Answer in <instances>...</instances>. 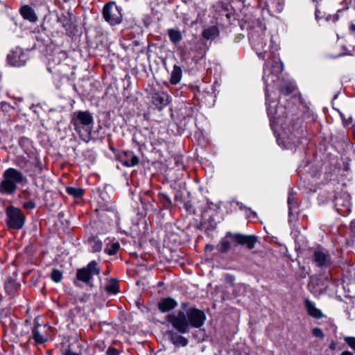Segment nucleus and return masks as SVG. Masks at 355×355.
Segmentation results:
<instances>
[{"label":"nucleus","instance_id":"nucleus-1","mask_svg":"<svg viewBox=\"0 0 355 355\" xmlns=\"http://www.w3.org/2000/svg\"><path fill=\"white\" fill-rule=\"evenodd\" d=\"M283 70V64L274 61L271 64L266 63L263 68V79L266 84V101L267 105L268 115L270 118L272 128L275 126H283V121L286 108L283 106H278L275 101H270L269 89L270 87H273L279 80V73Z\"/></svg>","mask_w":355,"mask_h":355},{"label":"nucleus","instance_id":"nucleus-2","mask_svg":"<svg viewBox=\"0 0 355 355\" xmlns=\"http://www.w3.org/2000/svg\"><path fill=\"white\" fill-rule=\"evenodd\" d=\"M206 320L204 311L196 308H190L187 313L180 311L177 314L167 315V321L181 334L189 331V327L200 328Z\"/></svg>","mask_w":355,"mask_h":355},{"label":"nucleus","instance_id":"nucleus-3","mask_svg":"<svg viewBox=\"0 0 355 355\" xmlns=\"http://www.w3.org/2000/svg\"><path fill=\"white\" fill-rule=\"evenodd\" d=\"M71 123L80 137L85 142H89L93 128L94 119L88 111H77L71 116Z\"/></svg>","mask_w":355,"mask_h":355},{"label":"nucleus","instance_id":"nucleus-4","mask_svg":"<svg viewBox=\"0 0 355 355\" xmlns=\"http://www.w3.org/2000/svg\"><path fill=\"white\" fill-rule=\"evenodd\" d=\"M3 180L0 184V191L2 193L12 194L17 189V184L26 182V178L24 175L14 168L6 169L3 173Z\"/></svg>","mask_w":355,"mask_h":355},{"label":"nucleus","instance_id":"nucleus-5","mask_svg":"<svg viewBox=\"0 0 355 355\" xmlns=\"http://www.w3.org/2000/svg\"><path fill=\"white\" fill-rule=\"evenodd\" d=\"M268 38L270 40V49L272 51H277L278 49L277 45L274 44L272 38L264 30H254L250 33L249 37L250 44L259 58H264V54L266 52L265 47L266 46Z\"/></svg>","mask_w":355,"mask_h":355},{"label":"nucleus","instance_id":"nucleus-6","mask_svg":"<svg viewBox=\"0 0 355 355\" xmlns=\"http://www.w3.org/2000/svg\"><path fill=\"white\" fill-rule=\"evenodd\" d=\"M100 273L101 269L98 266V263L96 261H92L85 267L77 270L74 284L79 286L78 282H81L89 286H93L94 276H99Z\"/></svg>","mask_w":355,"mask_h":355},{"label":"nucleus","instance_id":"nucleus-7","mask_svg":"<svg viewBox=\"0 0 355 355\" xmlns=\"http://www.w3.org/2000/svg\"><path fill=\"white\" fill-rule=\"evenodd\" d=\"M6 223L8 227L15 230H20L23 227L25 222V216L21 210L13 206L6 208Z\"/></svg>","mask_w":355,"mask_h":355},{"label":"nucleus","instance_id":"nucleus-8","mask_svg":"<svg viewBox=\"0 0 355 355\" xmlns=\"http://www.w3.org/2000/svg\"><path fill=\"white\" fill-rule=\"evenodd\" d=\"M103 15L110 25H116L121 21V9L114 2H110L104 6Z\"/></svg>","mask_w":355,"mask_h":355},{"label":"nucleus","instance_id":"nucleus-9","mask_svg":"<svg viewBox=\"0 0 355 355\" xmlns=\"http://www.w3.org/2000/svg\"><path fill=\"white\" fill-rule=\"evenodd\" d=\"M334 205L338 213L342 216H347L351 212V199L349 193L345 192L336 196Z\"/></svg>","mask_w":355,"mask_h":355},{"label":"nucleus","instance_id":"nucleus-10","mask_svg":"<svg viewBox=\"0 0 355 355\" xmlns=\"http://www.w3.org/2000/svg\"><path fill=\"white\" fill-rule=\"evenodd\" d=\"M7 60L12 66L21 67L26 64L28 56L21 48L16 47L8 55Z\"/></svg>","mask_w":355,"mask_h":355},{"label":"nucleus","instance_id":"nucleus-11","mask_svg":"<svg viewBox=\"0 0 355 355\" xmlns=\"http://www.w3.org/2000/svg\"><path fill=\"white\" fill-rule=\"evenodd\" d=\"M313 261L319 268L327 266L330 263L328 251L322 248H316L313 252Z\"/></svg>","mask_w":355,"mask_h":355},{"label":"nucleus","instance_id":"nucleus-12","mask_svg":"<svg viewBox=\"0 0 355 355\" xmlns=\"http://www.w3.org/2000/svg\"><path fill=\"white\" fill-rule=\"evenodd\" d=\"M171 101L170 96L165 92L158 91L152 94V102L159 110H162L168 105Z\"/></svg>","mask_w":355,"mask_h":355},{"label":"nucleus","instance_id":"nucleus-13","mask_svg":"<svg viewBox=\"0 0 355 355\" xmlns=\"http://www.w3.org/2000/svg\"><path fill=\"white\" fill-rule=\"evenodd\" d=\"M284 0H268L266 2V8L268 12L272 15L273 12H281L284 9Z\"/></svg>","mask_w":355,"mask_h":355},{"label":"nucleus","instance_id":"nucleus-14","mask_svg":"<svg viewBox=\"0 0 355 355\" xmlns=\"http://www.w3.org/2000/svg\"><path fill=\"white\" fill-rule=\"evenodd\" d=\"M304 306L308 314L310 316L316 319H320L323 318L324 315L322 312L315 306V304L313 302L309 300V299H306Z\"/></svg>","mask_w":355,"mask_h":355},{"label":"nucleus","instance_id":"nucleus-15","mask_svg":"<svg viewBox=\"0 0 355 355\" xmlns=\"http://www.w3.org/2000/svg\"><path fill=\"white\" fill-rule=\"evenodd\" d=\"M178 306V302L173 298L166 297L163 298L158 303V308L162 313L170 311Z\"/></svg>","mask_w":355,"mask_h":355},{"label":"nucleus","instance_id":"nucleus-16","mask_svg":"<svg viewBox=\"0 0 355 355\" xmlns=\"http://www.w3.org/2000/svg\"><path fill=\"white\" fill-rule=\"evenodd\" d=\"M20 14L25 19L31 22H35L37 20V17L34 10L28 5H25L20 8Z\"/></svg>","mask_w":355,"mask_h":355},{"label":"nucleus","instance_id":"nucleus-17","mask_svg":"<svg viewBox=\"0 0 355 355\" xmlns=\"http://www.w3.org/2000/svg\"><path fill=\"white\" fill-rule=\"evenodd\" d=\"M139 159L132 152H125L124 158L122 159V163L125 166H134L139 164Z\"/></svg>","mask_w":355,"mask_h":355},{"label":"nucleus","instance_id":"nucleus-18","mask_svg":"<svg viewBox=\"0 0 355 355\" xmlns=\"http://www.w3.org/2000/svg\"><path fill=\"white\" fill-rule=\"evenodd\" d=\"M182 71L180 67L174 65L170 78L172 85H177L182 79Z\"/></svg>","mask_w":355,"mask_h":355},{"label":"nucleus","instance_id":"nucleus-19","mask_svg":"<svg viewBox=\"0 0 355 355\" xmlns=\"http://www.w3.org/2000/svg\"><path fill=\"white\" fill-rule=\"evenodd\" d=\"M168 35L171 42L174 44H176L178 42H180L182 39V33L178 29H169L168 31Z\"/></svg>","mask_w":355,"mask_h":355},{"label":"nucleus","instance_id":"nucleus-20","mask_svg":"<svg viewBox=\"0 0 355 355\" xmlns=\"http://www.w3.org/2000/svg\"><path fill=\"white\" fill-rule=\"evenodd\" d=\"M171 340L172 343L178 346H186L188 344V340L184 337L178 335L176 333L171 334Z\"/></svg>","mask_w":355,"mask_h":355},{"label":"nucleus","instance_id":"nucleus-21","mask_svg":"<svg viewBox=\"0 0 355 355\" xmlns=\"http://www.w3.org/2000/svg\"><path fill=\"white\" fill-rule=\"evenodd\" d=\"M219 31L216 26H211L205 29L203 33V37L207 40L214 39L218 35Z\"/></svg>","mask_w":355,"mask_h":355},{"label":"nucleus","instance_id":"nucleus-22","mask_svg":"<svg viewBox=\"0 0 355 355\" xmlns=\"http://www.w3.org/2000/svg\"><path fill=\"white\" fill-rule=\"evenodd\" d=\"M32 337L34 339L35 343L42 344L46 341V338L43 334H42L37 329V327H35L32 331Z\"/></svg>","mask_w":355,"mask_h":355},{"label":"nucleus","instance_id":"nucleus-23","mask_svg":"<svg viewBox=\"0 0 355 355\" xmlns=\"http://www.w3.org/2000/svg\"><path fill=\"white\" fill-rule=\"evenodd\" d=\"M280 92H282L285 95H288L292 94L295 89V86L293 83L291 82H286L283 85L280 87Z\"/></svg>","mask_w":355,"mask_h":355},{"label":"nucleus","instance_id":"nucleus-24","mask_svg":"<svg viewBox=\"0 0 355 355\" xmlns=\"http://www.w3.org/2000/svg\"><path fill=\"white\" fill-rule=\"evenodd\" d=\"M119 248L120 245L118 242L110 243L106 245L105 252L109 255H114L116 254Z\"/></svg>","mask_w":355,"mask_h":355},{"label":"nucleus","instance_id":"nucleus-25","mask_svg":"<svg viewBox=\"0 0 355 355\" xmlns=\"http://www.w3.org/2000/svg\"><path fill=\"white\" fill-rule=\"evenodd\" d=\"M108 293L112 294H116L119 293V283L116 279H112L106 287Z\"/></svg>","mask_w":355,"mask_h":355},{"label":"nucleus","instance_id":"nucleus-26","mask_svg":"<svg viewBox=\"0 0 355 355\" xmlns=\"http://www.w3.org/2000/svg\"><path fill=\"white\" fill-rule=\"evenodd\" d=\"M66 191L69 195L75 198H80L84 193L83 190L80 188L71 187H67Z\"/></svg>","mask_w":355,"mask_h":355},{"label":"nucleus","instance_id":"nucleus-27","mask_svg":"<svg viewBox=\"0 0 355 355\" xmlns=\"http://www.w3.org/2000/svg\"><path fill=\"white\" fill-rule=\"evenodd\" d=\"M227 236H232L234 241L237 242L239 245H244L245 243V239L247 237V235L239 233L232 234L231 232H227Z\"/></svg>","mask_w":355,"mask_h":355},{"label":"nucleus","instance_id":"nucleus-28","mask_svg":"<svg viewBox=\"0 0 355 355\" xmlns=\"http://www.w3.org/2000/svg\"><path fill=\"white\" fill-rule=\"evenodd\" d=\"M230 248V243L225 239H221L217 245V249L220 252H226Z\"/></svg>","mask_w":355,"mask_h":355},{"label":"nucleus","instance_id":"nucleus-29","mask_svg":"<svg viewBox=\"0 0 355 355\" xmlns=\"http://www.w3.org/2000/svg\"><path fill=\"white\" fill-rule=\"evenodd\" d=\"M257 241V237L254 235H247L245 239V245L248 247V249H252L254 247Z\"/></svg>","mask_w":355,"mask_h":355},{"label":"nucleus","instance_id":"nucleus-30","mask_svg":"<svg viewBox=\"0 0 355 355\" xmlns=\"http://www.w3.org/2000/svg\"><path fill=\"white\" fill-rule=\"evenodd\" d=\"M51 277L53 282L58 283L62 279V272L58 269H53L51 272Z\"/></svg>","mask_w":355,"mask_h":355},{"label":"nucleus","instance_id":"nucleus-31","mask_svg":"<svg viewBox=\"0 0 355 355\" xmlns=\"http://www.w3.org/2000/svg\"><path fill=\"white\" fill-rule=\"evenodd\" d=\"M160 200L165 208L169 209L172 207V201L168 196L162 194L160 196Z\"/></svg>","mask_w":355,"mask_h":355},{"label":"nucleus","instance_id":"nucleus-32","mask_svg":"<svg viewBox=\"0 0 355 355\" xmlns=\"http://www.w3.org/2000/svg\"><path fill=\"white\" fill-rule=\"evenodd\" d=\"M288 205L289 208V211H291L293 209H294L297 205L296 198L292 193H290L288 197Z\"/></svg>","mask_w":355,"mask_h":355},{"label":"nucleus","instance_id":"nucleus-33","mask_svg":"<svg viewBox=\"0 0 355 355\" xmlns=\"http://www.w3.org/2000/svg\"><path fill=\"white\" fill-rule=\"evenodd\" d=\"M102 249V242L98 239H94L92 244V251L94 252H100Z\"/></svg>","mask_w":355,"mask_h":355},{"label":"nucleus","instance_id":"nucleus-34","mask_svg":"<svg viewBox=\"0 0 355 355\" xmlns=\"http://www.w3.org/2000/svg\"><path fill=\"white\" fill-rule=\"evenodd\" d=\"M312 333L315 337L320 338H323V337H324L323 331L320 328H318V327L313 328Z\"/></svg>","mask_w":355,"mask_h":355},{"label":"nucleus","instance_id":"nucleus-35","mask_svg":"<svg viewBox=\"0 0 355 355\" xmlns=\"http://www.w3.org/2000/svg\"><path fill=\"white\" fill-rule=\"evenodd\" d=\"M284 144V147L286 148H292L293 146H296V144L298 143V141L297 140H295V141H293L292 143L291 142H287V140L285 139V138H284V141H283Z\"/></svg>","mask_w":355,"mask_h":355},{"label":"nucleus","instance_id":"nucleus-36","mask_svg":"<svg viewBox=\"0 0 355 355\" xmlns=\"http://www.w3.org/2000/svg\"><path fill=\"white\" fill-rule=\"evenodd\" d=\"M24 207L26 209H33L35 207V203L32 200H29L24 203Z\"/></svg>","mask_w":355,"mask_h":355},{"label":"nucleus","instance_id":"nucleus-37","mask_svg":"<svg viewBox=\"0 0 355 355\" xmlns=\"http://www.w3.org/2000/svg\"><path fill=\"white\" fill-rule=\"evenodd\" d=\"M308 288L313 293H318V291L315 289V281H314V279H311L310 281V282L308 284Z\"/></svg>","mask_w":355,"mask_h":355},{"label":"nucleus","instance_id":"nucleus-38","mask_svg":"<svg viewBox=\"0 0 355 355\" xmlns=\"http://www.w3.org/2000/svg\"><path fill=\"white\" fill-rule=\"evenodd\" d=\"M119 351L114 347H109L106 352L107 355H119Z\"/></svg>","mask_w":355,"mask_h":355},{"label":"nucleus","instance_id":"nucleus-39","mask_svg":"<svg viewBox=\"0 0 355 355\" xmlns=\"http://www.w3.org/2000/svg\"><path fill=\"white\" fill-rule=\"evenodd\" d=\"M341 117H342V119H343V123L345 125H347L352 123V117H349V119L347 120L345 119L343 114L341 115Z\"/></svg>","mask_w":355,"mask_h":355},{"label":"nucleus","instance_id":"nucleus-40","mask_svg":"<svg viewBox=\"0 0 355 355\" xmlns=\"http://www.w3.org/2000/svg\"><path fill=\"white\" fill-rule=\"evenodd\" d=\"M64 355H80L78 353H76L74 352H72L70 349H67L64 352Z\"/></svg>","mask_w":355,"mask_h":355},{"label":"nucleus","instance_id":"nucleus-41","mask_svg":"<svg viewBox=\"0 0 355 355\" xmlns=\"http://www.w3.org/2000/svg\"><path fill=\"white\" fill-rule=\"evenodd\" d=\"M349 227H350L351 230L355 231V220H352L350 223Z\"/></svg>","mask_w":355,"mask_h":355},{"label":"nucleus","instance_id":"nucleus-42","mask_svg":"<svg viewBox=\"0 0 355 355\" xmlns=\"http://www.w3.org/2000/svg\"><path fill=\"white\" fill-rule=\"evenodd\" d=\"M320 11L316 8V9H315V18H316L317 19H318L320 17Z\"/></svg>","mask_w":355,"mask_h":355},{"label":"nucleus","instance_id":"nucleus-43","mask_svg":"<svg viewBox=\"0 0 355 355\" xmlns=\"http://www.w3.org/2000/svg\"><path fill=\"white\" fill-rule=\"evenodd\" d=\"M340 355H353L350 352L345 351Z\"/></svg>","mask_w":355,"mask_h":355},{"label":"nucleus","instance_id":"nucleus-44","mask_svg":"<svg viewBox=\"0 0 355 355\" xmlns=\"http://www.w3.org/2000/svg\"><path fill=\"white\" fill-rule=\"evenodd\" d=\"M10 284L11 286H12V285H14V282H10L9 283L6 284V289H8V286H9V285H10Z\"/></svg>","mask_w":355,"mask_h":355},{"label":"nucleus","instance_id":"nucleus-45","mask_svg":"<svg viewBox=\"0 0 355 355\" xmlns=\"http://www.w3.org/2000/svg\"><path fill=\"white\" fill-rule=\"evenodd\" d=\"M351 29L353 31H355V25L354 24H352L351 26H350Z\"/></svg>","mask_w":355,"mask_h":355},{"label":"nucleus","instance_id":"nucleus-46","mask_svg":"<svg viewBox=\"0 0 355 355\" xmlns=\"http://www.w3.org/2000/svg\"><path fill=\"white\" fill-rule=\"evenodd\" d=\"M186 306H187V305H186V304H183L182 305V309H184V308L186 307Z\"/></svg>","mask_w":355,"mask_h":355},{"label":"nucleus","instance_id":"nucleus-47","mask_svg":"<svg viewBox=\"0 0 355 355\" xmlns=\"http://www.w3.org/2000/svg\"><path fill=\"white\" fill-rule=\"evenodd\" d=\"M353 132H354V137H355V127L353 128Z\"/></svg>","mask_w":355,"mask_h":355},{"label":"nucleus","instance_id":"nucleus-48","mask_svg":"<svg viewBox=\"0 0 355 355\" xmlns=\"http://www.w3.org/2000/svg\"><path fill=\"white\" fill-rule=\"evenodd\" d=\"M17 164H18L19 166H20L23 167V166L21 165V163H18Z\"/></svg>","mask_w":355,"mask_h":355}]
</instances>
